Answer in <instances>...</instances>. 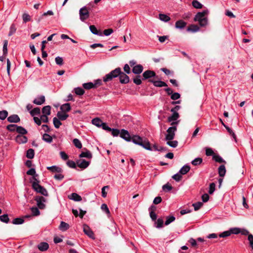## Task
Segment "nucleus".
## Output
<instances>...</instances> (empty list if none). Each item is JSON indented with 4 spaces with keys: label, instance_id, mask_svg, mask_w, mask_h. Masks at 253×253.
<instances>
[{
    "label": "nucleus",
    "instance_id": "7",
    "mask_svg": "<svg viewBox=\"0 0 253 253\" xmlns=\"http://www.w3.org/2000/svg\"><path fill=\"white\" fill-rule=\"evenodd\" d=\"M35 200L36 201L37 205L39 209H43L45 208V205L44 203L46 202L45 198L41 196H37L35 197Z\"/></svg>",
    "mask_w": 253,
    "mask_h": 253
},
{
    "label": "nucleus",
    "instance_id": "6",
    "mask_svg": "<svg viewBox=\"0 0 253 253\" xmlns=\"http://www.w3.org/2000/svg\"><path fill=\"white\" fill-rule=\"evenodd\" d=\"M177 130L176 126L169 127L167 130V134L166 135V140H172L175 136V133Z\"/></svg>",
    "mask_w": 253,
    "mask_h": 253
},
{
    "label": "nucleus",
    "instance_id": "13",
    "mask_svg": "<svg viewBox=\"0 0 253 253\" xmlns=\"http://www.w3.org/2000/svg\"><path fill=\"white\" fill-rule=\"evenodd\" d=\"M143 70V67L142 65L138 64L133 67L132 71L134 74L139 75L142 72Z\"/></svg>",
    "mask_w": 253,
    "mask_h": 253
},
{
    "label": "nucleus",
    "instance_id": "61",
    "mask_svg": "<svg viewBox=\"0 0 253 253\" xmlns=\"http://www.w3.org/2000/svg\"><path fill=\"white\" fill-rule=\"evenodd\" d=\"M56 64L58 65H62L63 64V60L62 57L57 56L55 59Z\"/></svg>",
    "mask_w": 253,
    "mask_h": 253
},
{
    "label": "nucleus",
    "instance_id": "2",
    "mask_svg": "<svg viewBox=\"0 0 253 253\" xmlns=\"http://www.w3.org/2000/svg\"><path fill=\"white\" fill-rule=\"evenodd\" d=\"M132 142L134 144L140 145L148 150L158 151V150L159 146L157 144H154L151 147L150 142L147 139H143L138 135H135L133 137Z\"/></svg>",
    "mask_w": 253,
    "mask_h": 253
},
{
    "label": "nucleus",
    "instance_id": "23",
    "mask_svg": "<svg viewBox=\"0 0 253 253\" xmlns=\"http://www.w3.org/2000/svg\"><path fill=\"white\" fill-rule=\"evenodd\" d=\"M186 25V23L182 20H180L176 22L175 27L177 29H183Z\"/></svg>",
    "mask_w": 253,
    "mask_h": 253
},
{
    "label": "nucleus",
    "instance_id": "48",
    "mask_svg": "<svg viewBox=\"0 0 253 253\" xmlns=\"http://www.w3.org/2000/svg\"><path fill=\"white\" fill-rule=\"evenodd\" d=\"M167 144L169 146L172 148H175L177 146L178 142L176 140L171 141V140H167Z\"/></svg>",
    "mask_w": 253,
    "mask_h": 253
},
{
    "label": "nucleus",
    "instance_id": "55",
    "mask_svg": "<svg viewBox=\"0 0 253 253\" xmlns=\"http://www.w3.org/2000/svg\"><path fill=\"white\" fill-rule=\"evenodd\" d=\"M24 219L22 218H16L12 221V223L14 224H21L24 222Z\"/></svg>",
    "mask_w": 253,
    "mask_h": 253
},
{
    "label": "nucleus",
    "instance_id": "40",
    "mask_svg": "<svg viewBox=\"0 0 253 253\" xmlns=\"http://www.w3.org/2000/svg\"><path fill=\"white\" fill-rule=\"evenodd\" d=\"M75 93L78 95H82L84 93V90L81 87H76L74 88Z\"/></svg>",
    "mask_w": 253,
    "mask_h": 253
},
{
    "label": "nucleus",
    "instance_id": "24",
    "mask_svg": "<svg viewBox=\"0 0 253 253\" xmlns=\"http://www.w3.org/2000/svg\"><path fill=\"white\" fill-rule=\"evenodd\" d=\"M92 124L95 126L100 127L101 125L103 124V122L98 118H96L92 120Z\"/></svg>",
    "mask_w": 253,
    "mask_h": 253
},
{
    "label": "nucleus",
    "instance_id": "19",
    "mask_svg": "<svg viewBox=\"0 0 253 253\" xmlns=\"http://www.w3.org/2000/svg\"><path fill=\"white\" fill-rule=\"evenodd\" d=\"M89 29L91 32L94 35L99 36H103L102 33L100 31L98 30L94 25H90Z\"/></svg>",
    "mask_w": 253,
    "mask_h": 253
},
{
    "label": "nucleus",
    "instance_id": "38",
    "mask_svg": "<svg viewBox=\"0 0 253 253\" xmlns=\"http://www.w3.org/2000/svg\"><path fill=\"white\" fill-rule=\"evenodd\" d=\"M155 227L158 228H160L163 227L164 221L162 218H159L157 221H155Z\"/></svg>",
    "mask_w": 253,
    "mask_h": 253
},
{
    "label": "nucleus",
    "instance_id": "58",
    "mask_svg": "<svg viewBox=\"0 0 253 253\" xmlns=\"http://www.w3.org/2000/svg\"><path fill=\"white\" fill-rule=\"evenodd\" d=\"M101 209H102V210L103 211H104L106 213H107V214H110V211L107 206L106 204H102L101 206Z\"/></svg>",
    "mask_w": 253,
    "mask_h": 253
},
{
    "label": "nucleus",
    "instance_id": "39",
    "mask_svg": "<svg viewBox=\"0 0 253 253\" xmlns=\"http://www.w3.org/2000/svg\"><path fill=\"white\" fill-rule=\"evenodd\" d=\"M53 124L55 128H58L60 126L62 125V123L60 121V120L56 117H54L53 119Z\"/></svg>",
    "mask_w": 253,
    "mask_h": 253
},
{
    "label": "nucleus",
    "instance_id": "54",
    "mask_svg": "<svg viewBox=\"0 0 253 253\" xmlns=\"http://www.w3.org/2000/svg\"><path fill=\"white\" fill-rule=\"evenodd\" d=\"M162 188L165 192H169L172 189V187L169 183L163 185Z\"/></svg>",
    "mask_w": 253,
    "mask_h": 253
},
{
    "label": "nucleus",
    "instance_id": "20",
    "mask_svg": "<svg viewBox=\"0 0 253 253\" xmlns=\"http://www.w3.org/2000/svg\"><path fill=\"white\" fill-rule=\"evenodd\" d=\"M38 247L40 251L43 252L46 251L48 249L49 245L46 242H42L38 245Z\"/></svg>",
    "mask_w": 253,
    "mask_h": 253
},
{
    "label": "nucleus",
    "instance_id": "47",
    "mask_svg": "<svg viewBox=\"0 0 253 253\" xmlns=\"http://www.w3.org/2000/svg\"><path fill=\"white\" fill-rule=\"evenodd\" d=\"M31 211L32 213V215L33 216H38L40 215V211L38 208L37 207H32L31 208Z\"/></svg>",
    "mask_w": 253,
    "mask_h": 253
},
{
    "label": "nucleus",
    "instance_id": "18",
    "mask_svg": "<svg viewBox=\"0 0 253 253\" xmlns=\"http://www.w3.org/2000/svg\"><path fill=\"white\" fill-rule=\"evenodd\" d=\"M16 141L19 143H25L28 141V138L25 136L18 135L16 137Z\"/></svg>",
    "mask_w": 253,
    "mask_h": 253
},
{
    "label": "nucleus",
    "instance_id": "43",
    "mask_svg": "<svg viewBox=\"0 0 253 253\" xmlns=\"http://www.w3.org/2000/svg\"><path fill=\"white\" fill-rule=\"evenodd\" d=\"M83 86L86 89H89L94 87V84L93 83L89 82L87 83H84L83 84Z\"/></svg>",
    "mask_w": 253,
    "mask_h": 253
},
{
    "label": "nucleus",
    "instance_id": "44",
    "mask_svg": "<svg viewBox=\"0 0 253 253\" xmlns=\"http://www.w3.org/2000/svg\"><path fill=\"white\" fill-rule=\"evenodd\" d=\"M192 5L194 7L197 9L202 8L203 7V5L197 0H194L192 1Z\"/></svg>",
    "mask_w": 253,
    "mask_h": 253
},
{
    "label": "nucleus",
    "instance_id": "57",
    "mask_svg": "<svg viewBox=\"0 0 253 253\" xmlns=\"http://www.w3.org/2000/svg\"><path fill=\"white\" fill-rule=\"evenodd\" d=\"M111 134L113 136H118L119 134L120 135L121 131L117 128H111Z\"/></svg>",
    "mask_w": 253,
    "mask_h": 253
},
{
    "label": "nucleus",
    "instance_id": "27",
    "mask_svg": "<svg viewBox=\"0 0 253 253\" xmlns=\"http://www.w3.org/2000/svg\"><path fill=\"white\" fill-rule=\"evenodd\" d=\"M226 173V169L224 165H222L218 168V173L220 177H223Z\"/></svg>",
    "mask_w": 253,
    "mask_h": 253
},
{
    "label": "nucleus",
    "instance_id": "29",
    "mask_svg": "<svg viewBox=\"0 0 253 253\" xmlns=\"http://www.w3.org/2000/svg\"><path fill=\"white\" fill-rule=\"evenodd\" d=\"M60 109L63 112H67L71 110V106L69 103H65L60 107Z\"/></svg>",
    "mask_w": 253,
    "mask_h": 253
},
{
    "label": "nucleus",
    "instance_id": "63",
    "mask_svg": "<svg viewBox=\"0 0 253 253\" xmlns=\"http://www.w3.org/2000/svg\"><path fill=\"white\" fill-rule=\"evenodd\" d=\"M181 175L180 173H178L173 175L172 177L176 181H179L182 178Z\"/></svg>",
    "mask_w": 253,
    "mask_h": 253
},
{
    "label": "nucleus",
    "instance_id": "46",
    "mask_svg": "<svg viewBox=\"0 0 253 253\" xmlns=\"http://www.w3.org/2000/svg\"><path fill=\"white\" fill-rule=\"evenodd\" d=\"M213 159L215 162L220 163H225V161L219 155H214L213 156Z\"/></svg>",
    "mask_w": 253,
    "mask_h": 253
},
{
    "label": "nucleus",
    "instance_id": "45",
    "mask_svg": "<svg viewBox=\"0 0 253 253\" xmlns=\"http://www.w3.org/2000/svg\"><path fill=\"white\" fill-rule=\"evenodd\" d=\"M203 162V159L201 158H195L191 162V164L194 166H198L201 164Z\"/></svg>",
    "mask_w": 253,
    "mask_h": 253
},
{
    "label": "nucleus",
    "instance_id": "59",
    "mask_svg": "<svg viewBox=\"0 0 253 253\" xmlns=\"http://www.w3.org/2000/svg\"><path fill=\"white\" fill-rule=\"evenodd\" d=\"M230 233L229 232V230L225 231L223 232L222 233H220L218 235V236L220 238H225L227 237H228L230 236Z\"/></svg>",
    "mask_w": 253,
    "mask_h": 253
},
{
    "label": "nucleus",
    "instance_id": "36",
    "mask_svg": "<svg viewBox=\"0 0 253 253\" xmlns=\"http://www.w3.org/2000/svg\"><path fill=\"white\" fill-rule=\"evenodd\" d=\"M40 112H41V110H40V108H39V107L35 108L34 109L31 110L30 112V114L32 116H34L35 115H38L40 114Z\"/></svg>",
    "mask_w": 253,
    "mask_h": 253
},
{
    "label": "nucleus",
    "instance_id": "12",
    "mask_svg": "<svg viewBox=\"0 0 253 253\" xmlns=\"http://www.w3.org/2000/svg\"><path fill=\"white\" fill-rule=\"evenodd\" d=\"M90 162L85 160H79L77 161V166L82 169L86 168L89 165Z\"/></svg>",
    "mask_w": 253,
    "mask_h": 253
},
{
    "label": "nucleus",
    "instance_id": "56",
    "mask_svg": "<svg viewBox=\"0 0 253 253\" xmlns=\"http://www.w3.org/2000/svg\"><path fill=\"white\" fill-rule=\"evenodd\" d=\"M140 77V75H138L133 79V83L136 85H140L141 84L142 81Z\"/></svg>",
    "mask_w": 253,
    "mask_h": 253
},
{
    "label": "nucleus",
    "instance_id": "26",
    "mask_svg": "<svg viewBox=\"0 0 253 253\" xmlns=\"http://www.w3.org/2000/svg\"><path fill=\"white\" fill-rule=\"evenodd\" d=\"M190 169V167L188 165H184L183 167H182L181 169L179 171V173H180L181 174H185L187 173Z\"/></svg>",
    "mask_w": 253,
    "mask_h": 253
},
{
    "label": "nucleus",
    "instance_id": "53",
    "mask_svg": "<svg viewBox=\"0 0 253 253\" xmlns=\"http://www.w3.org/2000/svg\"><path fill=\"white\" fill-rule=\"evenodd\" d=\"M17 126V125H16L11 124V125H8L6 126V128L7 130H8L10 131H16Z\"/></svg>",
    "mask_w": 253,
    "mask_h": 253
},
{
    "label": "nucleus",
    "instance_id": "5",
    "mask_svg": "<svg viewBox=\"0 0 253 253\" xmlns=\"http://www.w3.org/2000/svg\"><path fill=\"white\" fill-rule=\"evenodd\" d=\"M90 8L84 6L79 10L80 19L82 22H84L89 17V10Z\"/></svg>",
    "mask_w": 253,
    "mask_h": 253
},
{
    "label": "nucleus",
    "instance_id": "62",
    "mask_svg": "<svg viewBox=\"0 0 253 253\" xmlns=\"http://www.w3.org/2000/svg\"><path fill=\"white\" fill-rule=\"evenodd\" d=\"M180 97V94L178 92H175L171 94L170 98L172 100H175Z\"/></svg>",
    "mask_w": 253,
    "mask_h": 253
},
{
    "label": "nucleus",
    "instance_id": "17",
    "mask_svg": "<svg viewBox=\"0 0 253 253\" xmlns=\"http://www.w3.org/2000/svg\"><path fill=\"white\" fill-rule=\"evenodd\" d=\"M84 149L85 150V152H82L79 155V157L80 158H86L88 159H91L92 157V155L91 153L89 151L87 150L86 149L84 148Z\"/></svg>",
    "mask_w": 253,
    "mask_h": 253
},
{
    "label": "nucleus",
    "instance_id": "10",
    "mask_svg": "<svg viewBox=\"0 0 253 253\" xmlns=\"http://www.w3.org/2000/svg\"><path fill=\"white\" fill-rule=\"evenodd\" d=\"M84 232L89 238H90L92 239H95L93 232L90 229V228L89 227V226H88L87 225H84Z\"/></svg>",
    "mask_w": 253,
    "mask_h": 253
},
{
    "label": "nucleus",
    "instance_id": "8",
    "mask_svg": "<svg viewBox=\"0 0 253 253\" xmlns=\"http://www.w3.org/2000/svg\"><path fill=\"white\" fill-rule=\"evenodd\" d=\"M120 137L123 139H125L126 141L129 142L130 141H132V138L131 137L128 131L126 129H122L121 130L120 133ZM133 135L132 137H133Z\"/></svg>",
    "mask_w": 253,
    "mask_h": 253
},
{
    "label": "nucleus",
    "instance_id": "35",
    "mask_svg": "<svg viewBox=\"0 0 253 253\" xmlns=\"http://www.w3.org/2000/svg\"><path fill=\"white\" fill-rule=\"evenodd\" d=\"M199 30V27L197 25H191L187 29L188 31H191L192 32H196Z\"/></svg>",
    "mask_w": 253,
    "mask_h": 253
},
{
    "label": "nucleus",
    "instance_id": "1",
    "mask_svg": "<svg viewBox=\"0 0 253 253\" xmlns=\"http://www.w3.org/2000/svg\"><path fill=\"white\" fill-rule=\"evenodd\" d=\"M119 77L120 82L123 84H126L129 83V78L126 74L123 72L120 67L117 68L112 70L109 73L106 74L103 77V81L108 82L113 80V79Z\"/></svg>",
    "mask_w": 253,
    "mask_h": 253
},
{
    "label": "nucleus",
    "instance_id": "32",
    "mask_svg": "<svg viewBox=\"0 0 253 253\" xmlns=\"http://www.w3.org/2000/svg\"><path fill=\"white\" fill-rule=\"evenodd\" d=\"M159 17L161 21H164L165 22L169 21L170 19L169 16L165 14H159Z\"/></svg>",
    "mask_w": 253,
    "mask_h": 253
},
{
    "label": "nucleus",
    "instance_id": "49",
    "mask_svg": "<svg viewBox=\"0 0 253 253\" xmlns=\"http://www.w3.org/2000/svg\"><path fill=\"white\" fill-rule=\"evenodd\" d=\"M8 116V112L6 110L0 111V119L4 120Z\"/></svg>",
    "mask_w": 253,
    "mask_h": 253
},
{
    "label": "nucleus",
    "instance_id": "51",
    "mask_svg": "<svg viewBox=\"0 0 253 253\" xmlns=\"http://www.w3.org/2000/svg\"><path fill=\"white\" fill-rule=\"evenodd\" d=\"M203 205V203L201 202H198L195 203L193 204L192 206L194 208L195 211H198L199 210Z\"/></svg>",
    "mask_w": 253,
    "mask_h": 253
},
{
    "label": "nucleus",
    "instance_id": "37",
    "mask_svg": "<svg viewBox=\"0 0 253 253\" xmlns=\"http://www.w3.org/2000/svg\"><path fill=\"white\" fill-rule=\"evenodd\" d=\"M175 218L173 215L167 216L166 217V220L165 221V224L166 225H168L170 223L174 221L175 220Z\"/></svg>",
    "mask_w": 253,
    "mask_h": 253
},
{
    "label": "nucleus",
    "instance_id": "28",
    "mask_svg": "<svg viewBox=\"0 0 253 253\" xmlns=\"http://www.w3.org/2000/svg\"><path fill=\"white\" fill-rule=\"evenodd\" d=\"M69 198L75 201H80L82 200V197L78 194L73 193L70 196Z\"/></svg>",
    "mask_w": 253,
    "mask_h": 253
},
{
    "label": "nucleus",
    "instance_id": "41",
    "mask_svg": "<svg viewBox=\"0 0 253 253\" xmlns=\"http://www.w3.org/2000/svg\"><path fill=\"white\" fill-rule=\"evenodd\" d=\"M73 143L74 145L79 149H81L82 147V144L81 142L77 138L74 139Z\"/></svg>",
    "mask_w": 253,
    "mask_h": 253
},
{
    "label": "nucleus",
    "instance_id": "15",
    "mask_svg": "<svg viewBox=\"0 0 253 253\" xmlns=\"http://www.w3.org/2000/svg\"><path fill=\"white\" fill-rule=\"evenodd\" d=\"M20 121L17 115H12L7 118V121L10 123H18Z\"/></svg>",
    "mask_w": 253,
    "mask_h": 253
},
{
    "label": "nucleus",
    "instance_id": "42",
    "mask_svg": "<svg viewBox=\"0 0 253 253\" xmlns=\"http://www.w3.org/2000/svg\"><path fill=\"white\" fill-rule=\"evenodd\" d=\"M16 28L15 25L14 24H12L9 28V32L8 33V36H12L16 32Z\"/></svg>",
    "mask_w": 253,
    "mask_h": 253
},
{
    "label": "nucleus",
    "instance_id": "4",
    "mask_svg": "<svg viewBox=\"0 0 253 253\" xmlns=\"http://www.w3.org/2000/svg\"><path fill=\"white\" fill-rule=\"evenodd\" d=\"M35 181L32 183V188L37 193H40L46 197L48 196V193L46 189L39 184V181L37 179L35 178Z\"/></svg>",
    "mask_w": 253,
    "mask_h": 253
},
{
    "label": "nucleus",
    "instance_id": "30",
    "mask_svg": "<svg viewBox=\"0 0 253 253\" xmlns=\"http://www.w3.org/2000/svg\"><path fill=\"white\" fill-rule=\"evenodd\" d=\"M51 107L49 105L42 108V113L44 115H49L50 114Z\"/></svg>",
    "mask_w": 253,
    "mask_h": 253
},
{
    "label": "nucleus",
    "instance_id": "52",
    "mask_svg": "<svg viewBox=\"0 0 253 253\" xmlns=\"http://www.w3.org/2000/svg\"><path fill=\"white\" fill-rule=\"evenodd\" d=\"M0 220L2 222L8 223L9 221L8 216L7 214H4L0 216Z\"/></svg>",
    "mask_w": 253,
    "mask_h": 253
},
{
    "label": "nucleus",
    "instance_id": "33",
    "mask_svg": "<svg viewBox=\"0 0 253 253\" xmlns=\"http://www.w3.org/2000/svg\"><path fill=\"white\" fill-rule=\"evenodd\" d=\"M16 131L20 134L24 135L27 133V131L26 129L21 126H18L16 128Z\"/></svg>",
    "mask_w": 253,
    "mask_h": 253
},
{
    "label": "nucleus",
    "instance_id": "16",
    "mask_svg": "<svg viewBox=\"0 0 253 253\" xmlns=\"http://www.w3.org/2000/svg\"><path fill=\"white\" fill-rule=\"evenodd\" d=\"M45 101V97L43 95H41L35 98L33 101V103L36 105H40L42 104Z\"/></svg>",
    "mask_w": 253,
    "mask_h": 253
},
{
    "label": "nucleus",
    "instance_id": "50",
    "mask_svg": "<svg viewBox=\"0 0 253 253\" xmlns=\"http://www.w3.org/2000/svg\"><path fill=\"white\" fill-rule=\"evenodd\" d=\"M229 230L231 235L232 234H238L241 232L240 229L237 227L230 228Z\"/></svg>",
    "mask_w": 253,
    "mask_h": 253
},
{
    "label": "nucleus",
    "instance_id": "34",
    "mask_svg": "<svg viewBox=\"0 0 253 253\" xmlns=\"http://www.w3.org/2000/svg\"><path fill=\"white\" fill-rule=\"evenodd\" d=\"M42 139L48 143H51L52 141V137L47 133H44L42 135Z\"/></svg>",
    "mask_w": 253,
    "mask_h": 253
},
{
    "label": "nucleus",
    "instance_id": "14",
    "mask_svg": "<svg viewBox=\"0 0 253 253\" xmlns=\"http://www.w3.org/2000/svg\"><path fill=\"white\" fill-rule=\"evenodd\" d=\"M47 169L52 172L61 173L63 171L62 169L60 167L56 166L47 167Z\"/></svg>",
    "mask_w": 253,
    "mask_h": 253
},
{
    "label": "nucleus",
    "instance_id": "9",
    "mask_svg": "<svg viewBox=\"0 0 253 253\" xmlns=\"http://www.w3.org/2000/svg\"><path fill=\"white\" fill-rule=\"evenodd\" d=\"M142 80H151V78L155 77L156 76V73L151 70H146L142 74Z\"/></svg>",
    "mask_w": 253,
    "mask_h": 253
},
{
    "label": "nucleus",
    "instance_id": "22",
    "mask_svg": "<svg viewBox=\"0 0 253 253\" xmlns=\"http://www.w3.org/2000/svg\"><path fill=\"white\" fill-rule=\"evenodd\" d=\"M69 227L70 226L68 223L64 221H61L59 225V228L62 231H65L67 230L69 228Z\"/></svg>",
    "mask_w": 253,
    "mask_h": 253
},
{
    "label": "nucleus",
    "instance_id": "60",
    "mask_svg": "<svg viewBox=\"0 0 253 253\" xmlns=\"http://www.w3.org/2000/svg\"><path fill=\"white\" fill-rule=\"evenodd\" d=\"M215 184L214 183H211L210 184L209 193L212 194L215 190Z\"/></svg>",
    "mask_w": 253,
    "mask_h": 253
},
{
    "label": "nucleus",
    "instance_id": "11",
    "mask_svg": "<svg viewBox=\"0 0 253 253\" xmlns=\"http://www.w3.org/2000/svg\"><path fill=\"white\" fill-rule=\"evenodd\" d=\"M148 82L152 83L153 85L156 87H161L163 86H168L167 84L165 82L161 81H155L154 80H148Z\"/></svg>",
    "mask_w": 253,
    "mask_h": 253
},
{
    "label": "nucleus",
    "instance_id": "31",
    "mask_svg": "<svg viewBox=\"0 0 253 253\" xmlns=\"http://www.w3.org/2000/svg\"><path fill=\"white\" fill-rule=\"evenodd\" d=\"M34 155H35V152H34V149H29L27 151V153H26V157L29 158V159H33L34 157Z\"/></svg>",
    "mask_w": 253,
    "mask_h": 253
},
{
    "label": "nucleus",
    "instance_id": "3",
    "mask_svg": "<svg viewBox=\"0 0 253 253\" xmlns=\"http://www.w3.org/2000/svg\"><path fill=\"white\" fill-rule=\"evenodd\" d=\"M208 10L198 12L194 17V21L198 22L201 27L206 26L208 24V19L205 16L208 14Z\"/></svg>",
    "mask_w": 253,
    "mask_h": 253
},
{
    "label": "nucleus",
    "instance_id": "21",
    "mask_svg": "<svg viewBox=\"0 0 253 253\" xmlns=\"http://www.w3.org/2000/svg\"><path fill=\"white\" fill-rule=\"evenodd\" d=\"M179 117V115L177 112L172 113V115L168 117V121L169 122H171L172 121H176Z\"/></svg>",
    "mask_w": 253,
    "mask_h": 253
},
{
    "label": "nucleus",
    "instance_id": "64",
    "mask_svg": "<svg viewBox=\"0 0 253 253\" xmlns=\"http://www.w3.org/2000/svg\"><path fill=\"white\" fill-rule=\"evenodd\" d=\"M206 155L208 156H213L214 152L213 150L210 148H207L206 149Z\"/></svg>",
    "mask_w": 253,
    "mask_h": 253
},
{
    "label": "nucleus",
    "instance_id": "25",
    "mask_svg": "<svg viewBox=\"0 0 253 253\" xmlns=\"http://www.w3.org/2000/svg\"><path fill=\"white\" fill-rule=\"evenodd\" d=\"M57 116L60 120L64 121L67 119L69 115L65 113L58 112L57 114Z\"/></svg>",
    "mask_w": 253,
    "mask_h": 253
}]
</instances>
